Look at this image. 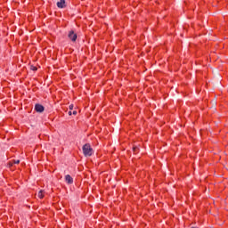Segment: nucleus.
<instances>
[{"label": "nucleus", "instance_id": "39448f33", "mask_svg": "<svg viewBox=\"0 0 228 228\" xmlns=\"http://www.w3.org/2000/svg\"><path fill=\"white\" fill-rule=\"evenodd\" d=\"M65 182L67 183V184H74V178H72V176H70V175H66Z\"/></svg>", "mask_w": 228, "mask_h": 228}, {"label": "nucleus", "instance_id": "7ed1b4c3", "mask_svg": "<svg viewBox=\"0 0 228 228\" xmlns=\"http://www.w3.org/2000/svg\"><path fill=\"white\" fill-rule=\"evenodd\" d=\"M36 113H44L45 111V107L40 103H36L34 107Z\"/></svg>", "mask_w": 228, "mask_h": 228}, {"label": "nucleus", "instance_id": "f03ea898", "mask_svg": "<svg viewBox=\"0 0 228 228\" xmlns=\"http://www.w3.org/2000/svg\"><path fill=\"white\" fill-rule=\"evenodd\" d=\"M68 38H69L70 41L73 42V44H76V42L77 41V33H76V31H74L73 29L69 30L68 33Z\"/></svg>", "mask_w": 228, "mask_h": 228}, {"label": "nucleus", "instance_id": "9b49d317", "mask_svg": "<svg viewBox=\"0 0 228 228\" xmlns=\"http://www.w3.org/2000/svg\"><path fill=\"white\" fill-rule=\"evenodd\" d=\"M12 165H19L20 163V159H18V160L13 159V160H12Z\"/></svg>", "mask_w": 228, "mask_h": 228}, {"label": "nucleus", "instance_id": "423d86ee", "mask_svg": "<svg viewBox=\"0 0 228 228\" xmlns=\"http://www.w3.org/2000/svg\"><path fill=\"white\" fill-rule=\"evenodd\" d=\"M134 154H138L140 152V148L138 146H133Z\"/></svg>", "mask_w": 228, "mask_h": 228}, {"label": "nucleus", "instance_id": "6e6552de", "mask_svg": "<svg viewBox=\"0 0 228 228\" xmlns=\"http://www.w3.org/2000/svg\"><path fill=\"white\" fill-rule=\"evenodd\" d=\"M68 114L69 115V117H71V115H77V110H69Z\"/></svg>", "mask_w": 228, "mask_h": 228}, {"label": "nucleus", "instance_id": "1a4fd4ad", "mask_svg": "<svg viewBox=\"0 0 228 228\" xmlns=\"http://www.w3.org/2000/svg\"><path fill=\"white\" fill-rule=\"evenodd\" d=\"M7 167H9L12 170L13 168V162L12 161L7 162Z\"/></svg>", "mask_w": 228, "mask_h": 228}, {"label": "nucleus", "instance_id": "f257e3e1", "mask_svg": "<svg viewBox=\"0 0 228 228\" xmlns=\"http://www.w3.org/2000/svg\"><path fill=\"white\" fill-rule=\"evenodd\" d=\"M83 154L86 158H88L94 154V149L90 145V143H86L82 147Z\"/></svg>", "mask_w": 228, "mask_h": 228}, {"label": "nucleus", "instance_id": "f8f14e48", "mask_svg": "<svg viewBox=\"0 0 228 228\" xmlns=\"http://www.w3.org/2000/svg\"><path fill=\"white\" fill-rule=\"evenodd\" d=\"M69 110H74V104H70V105H69Z\"/></svg>", "mask_w": 228, "mask_h": 228}, {"label": "nucleus", "instance_id": "0eeeda50", "mask_svg": "<svg viewBox=\"0 0 228 228\" xmlns=\"http://www.w3.org/2000/svg\"><path fill=\"white\" fill-rule=\"evenodd\" d=\"M45 191L44 190H40L38 192V197L42 200L44 199L45 195H44Z\"/></svg>", "mask_w": 228, "mask_h": 228}, {"label": "nucleus", "instance_id": "9d476101", "mask_svg": "<svg viewBox=\"0 0 228 228\" xmlns=\"http://www.w3.org/2000/svg\"><path fill=\"white\" fill-rule=\"evenodd\" d=\"M30 69L33 70L34 72H37V70H38V68H37V66H30Z\"/></svg>", "mask_w": 228, "mask_h": 228}, {"label": "nucleus", "instance_id": "20e7f679", "mask_svg": "<svg viewBox=\"0 0 228 228\" xmlns=\"http://www.w3.org/2000/svg\"><path fill=\"white\" fill-rule=\"evenodd\" d=\"M57 7L61 9L67 8V2L65 0H60L57 2Z\"/></svg>", "mask_w": 228, "mask_h": 228}]
</instances>
